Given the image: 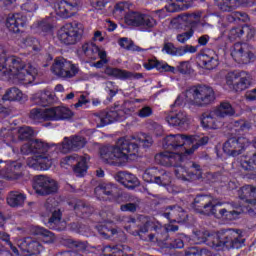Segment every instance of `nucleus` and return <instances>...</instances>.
<instances>
[{
    "mask_svg": "<svg viewBox=\"0 0 256 256\" xmlns=\"http://www.w3.org/2000/svg\"><path fill=\"white\" fill-rule=\"evenodd\" d=\"M207 136H187L185 134H170L164 138L163 147L169 151L160 152L155 155V162L163 167H174L177 179L181 181H197L203 179L201 166L196 163H189L187 168L183 167V161L187 155H191L199 147L207 145ZM174 151V152H171Z\"/></svg>",
    "mask_w": 256,
    "mask_h": 256,
    "instance_id": "f257e3e1",
    "label": "nucleus"
},
{
    "mask_svg": "<svg viewBox=\"0 0 256 256\" xmlns=\"http://www.w3.org/2000/svg\"><path fill=\"white\" fill-rule=\"evenodd\" d=\"M140 145L142 147H151L153 138L145 134L119 138L114 146L100 148V157L108 165L125 167L127 163L135 161L139 157Z\"/></svg>",
    "mask_w": 256,
    "mask_h": 256,
    "instance_id": "f03ea898",
    "label": "nucleus"
},
{
    "mask_svg": "<svg viewBox=\"0 0 256 256\" xmlns=\"http://www.w3.org/2000/svg\"><path fill=\"white\" fill-rule=\"evenodd\" d=\"M3 45H0V76L4 81H12L15 85H33L39 69L35 65L23 62L17 56H8Z\"/></svg>",
    "mask_w": 256,
    "mask_h": 256,
    "instance_id": "7ed1b4c3",
    "label": "nucleus"
},
{
    "mask_svg": "<svg viewBox=\"0 0 256 256\" xmlns=\"http://www.w3.org/2000/svg\"><path fill=\"white\" fill-rule=\"evenodd\" d=\"M241 230H220L216 233H209L207 230H198L193 234V241L197 245L206 243L208 247L221 251V249H241L245 245Z\"/></svg>",
    "mask_w": 256,
    "mask_h": 256,
    "instance_id": "20e7f679",
    "label": "nucleus"
},
{
    "mask_svg": "<svg viewBox=\"0 0 256 256\" xmlns=\"http://www.w3.org/2000/svg\"><path fill=\"white\" fill-rule=\"evenodd\" d=\"M53 147H55V144L49 145L45 141L36 139L23 144L21 153L22 155H33L32 158L27 159L28 167L47 171L53 165V157L51 156V149Z\"/></svg>",
    "mask_w": 256,
    "mask_h": 256,
    "instance_id": "39448f33",
    "label": "nucleus"
},
{
    "mask_svg": "<svg viewBox=\"0 0 256 256\" xmlns=\"http://www.w3.org/2000/svg\"><path fill=\"white\" fill-rule=\"evenodd\" d=\"M221 206H223V202H219L210 195H198L192 203V207L197 213L207 215L208 217L214 215L218 219H223L224 221H235L239 219L240 215L243 213L241 208H222L217 213V207Z\"/></svg>",
    "mask_w": 256,
    "mask_h": 256,
    "instance_id": "423d86ee",
    "label": "nucleus"
},
{
    "mask_svg": "<svg viewBox=\"0 0 256 256\" xmlns=\"http://www.w3.org/2000/svg\"><path fill=\"white\" fill-rule=\"evenodd\" d=\"M215 101V91L213 88L205 85H197L189 88L185 93L180 94L174 102L176 107L183 103H190L196 107H205Z\"/></svg>",
    "mask_w": 256,
    "mask_h": 256,
    "instance_id": "0eeeda50",
    "label": "nucleus"
},
{
    "mask_svg": "<svg viewBox=\"0 0 256 256\" xmlns=\"http://www.w3.org/2000/svg\"><path fill=\"white\" fill-rule=\"evenodd\" d=\"M149 231H156V241H167L169 237V232L179 231V226L170 224L168 227H163L161 224H155L151 220H146L145 223L140 227L137 235L142 239V241H147V233ZM149 241H155V235H148Z\"/></svg>",
    "mask_w": 256,
    "mask_h": 256,
    "instance_id": "6e6552de",
    "label": "nucleus"
},
{
    "mask_svg": "<svg viewBox=\"0 0 256 256\" xmlns=\"http://www.w3.org/2000/svg\"><path fill=\"white\" fill-rule=\"evenodd\" d=\"M84 29L81 22L66 23L58 30V39L64 45H75V43L81 40Z\"/></svg>",
    "mask_w": 256,
    "mask_h": 256,
    "instance_id": "1a4fd4ad",
    "label": "nucleus"
},
{
    "mask_svg": "<svg viewBox=\"0 0 256 256\" xmlns=\"http://www.w3.org/2000/svg\"><path fill=\"white\" fill-rule=\"evenodd\" d=\"M125 23L131 27H139L141 31H151L157 27V20L149 14L130 11L125 15Z\"/></svg>",
    "mask_w": 256,
    "mask_h": 256,
    "instance_id": "9d476101",
    "label": "nucleus"
},
{
    "mask_svg": "<svg viewBox=\"0 0 256 256\" xmlns=\"http://www.w3.org/2000/svg\"><path fill=\"white\" fill-rule=\"evenodd\" d=\"M51 71L60 79H73V77L79 75L80 69L79 65L63 57H57L52 64Z\"/></svg>",
    "mask_w": 256,
    "mask_h": 256,
    "instance_id": "9b49d317",
    "label": "nucleus"
},
{
    "mask_svg": "<svg viewBox=\"0 0 256 256\" xmlns=\"http://www.w3.org/2000/svg\"><path fill=\"white\" fill-rule=\"evenodd\" d=\"M127 112L123 109V106H115L109 111H101L93 115V119L97 127H105L111 125L115 121H125Z\"/></svg>",
    "mask_w": 256,
    "mask_h": 256,
    "instance_id": "f8f14e48",
    "label": "nucleus"
},
{
    "mask_svg": "<svg viewBox=\"0 0 256 256\" xmlns=\"http://www.w3.org/2000/svg\"><path fill=\"white\" fill-rule=\"evenodd\" d=\"M230 55L236 63L247 65L255 59V48L247 43L238 42L230 48Z\"/></svg>",
    "mask_w": 256,
    "mask_h": 256,
    "instance_id": "ddd939ff",
    "label": "nucleus"
},
{
    "mask_svg": "<svg viewBox=\"0 0 256 256\" xmlns=\"http://www.w3.org/2000/svg\"><path fill=\"white\" fill-rule=\"evenodd\" d=\"M33 189L37 195L45 197L57 193V182L46 175H37L34 177Z\"/></svg>",
    "mask_w": 256,
    "mask_h": 256,
    "instance_id": "4468645a",
    "label": "nucleus"
},
{
    "mask_svg": "<svg viewBox=\"0 0 256 256\" xmlns=\"http://www.w3.org/2000/svg\"><path fill=\"white\" fill-rule=\"evenodd\" d=\"M226 83L235 91H245L251 85V80L247 72L235 70L226 75Z\"/></svg>",
    "mask_w": 256,
    "mask_h": 256,
    "instance_id": "2eb2a0df",
    "label": "nucleus"
},
{
    "mask_svg": "<svg viewBox=\"0 0 256 256\" xmlns=\"http://www.w3.org/2000/svg\"><path fill=\"white\" fill-rule=\"evenodd\" d=\"M251 145V141L247 137H239V138H229L223 144V151L229 157H237V155H241L244 149H247Z\"/></svg>",
    "mask_w": 256,
    "mask_h": 256,
    "instance_id": "dca6fc26",
    "label": "nucleus"
},
{
    "mask_svg": "<svg viewBox=\"0 0 256 256\" xmlns=\"http://www.w3.org/2000/svg\"><path fill=\"white\" fill-rule=\"evenodd\" d=\"M81 6V0H61L54 5V10L61 19L73 17Z\"/></svg>",
    "mask_w": 256,
    "mask_h": 256,
    "instance_id": "f3484780",
    "label": "nucleus"
},
{
    "mask_svg": "<svg viewBox=\"0 0 256 256\" xmlns=\"http://www.w3.org/2000/svg\"><path fill=\"white\" fill-rule=\"evenodd\" d=\"M87 143V140L82 136L64 137L61 144L57 145L60 153H69V151H79L83 149Z\"/></svg>",
    "mask_w": 256,
    "mask_h": 256,
    "instance_id": "a211bd4d",
    "label": "nucleus"
},
{
    "mask_svg": "<svg viewBox=\"0 0 256 256\" xmlns=\"http://www.w3.org/2000/svg\"><path fill=\"white\" fill-rule=\"evenodd\" d=\"M87 161H89V156H79L77 154H73L71 156H67L62 163H65L66 165H76L74 166V173L78 177H83L85 173H87Z\"/></svg>",
    "mask_w": 256,
    "mask_h": 256,
    "instance_id": "6ab92c4d",
    "label": "nucleus"
},
{
    "mask_svg": "<svg viewBox=\"0 0 256 256\" xmlns=\"http://www.w3.org/2000/svg\"><path fill=\"white\" fill-rule=\"evenodd\" d=\"M165 121L170 125L171 127H179V129H187L189 127V115H187V112L180 110L171 112L165 117Z\"/></svg>",
    "mask_w": 256,
    "mask_h": 256,
    "instance_id": "aec40b11",
    "label": "nucleus"
},
{
    "mask_svg": "<svg viewBox=\"0 0 256 256\" xmlns=\"http://www.w3.org/2000/svg\"><path fill=\"white\" fill-rule=\"evenodd\" d=\"M199 65L211 71L219 67V55L214 50H206L198 56Z\"/></svg>",
    "mask_w": 256,
    "mask_h": 256,
    "instance_id": "412c9836",
    "label": "nucleus"
},
{
    "mask_svg": "<svg viewBox=\"0 0 256 256\" xmlns=\"http://www.w3.org/2000/svg\"><path fill=\"white\" fill-rule=\"evenodd\" d=\"M25 25H27V17L21 13L9 14L6 19V27L12 33H20Z\"/></svg>",
    "mask_w": 256,
    "mask_h": 256,
    "instance_id": "4be33fe9",
    "label": "nucleus"
},
{
    "mask_svg": "<svg viewBox=\"0 0 256 256\" xmlns=\"http://www.w3.org/2000/svg\"><path fill=\"white\" fill-rule=\"evenodd\" d=\"M48 121H66L73 117V111L65 106H57L48 108Z\"/></svg>",
    "mask_w": 256,
    "mask_h": 256,
    "instance_id": "5701e85b",
    "label": "nucleus"
},
{
    "mask_svg": "<svg viewBox=\"0 0 256 256\" xmlns=\"http://www.w3.org/2000/svg\"><path fill=\"white\" fill-rule=\"evenodd\" d=\"M201 125L204 129H221L223 127L224 122L217 118V114L212 110L210 112H205L201 116Z\"/></svg>",
    "mask_w": 256,
    "mask_h": 256,
    "instance_id": "b1692460",
    "label": "nucleus"
},
{
    "mask_svg": "<svg viewBox=\"0 0 256 256\" xmlns=\"http://www.w3.org/2000/svg\"><path fill=\"white\" fill-rule=\"evenodd\" d=\"M163 217L169 221H175L176 223H183L187 221V212L180 206H170L165 209Z\"/></svg>",
    "mask_w": 256,
    "mask_h": 256,
    "instance_id": "393cba45",
    "label": "nucleus"
},
{
    "mask_svg": "<svg viewBox=\"0 0 256 256\" xmlns=\"http://www.w3.org/2000/svg\"><path fill=\"white\" fill-rule=\"evenodd\" d=\"M105 74L109 75V77H115L116 79H141L143 74L141 73H132L127 70H122L119 68H111L107 67L105 70Z\"/></svg>",
    "mask_w": 256,
    "mask_h": 256,
    "instance_id": "a878e982",
    "label": "nucleus"
},
{
    "mask_svg": "<svg viewBox=\"0 0 256 256\" xmlns=\"http://www.w3.org/2000/svg\"><path fill=\"white\" fill-rule=\"evenodd\" d=\"M94 193L100 201H107V197L117 193V186L111 183H101L95 188Z\"/></svg>",
    "mask_w": 256,
    "mask_h": 256,
    "instance_id": "bb28decb",
    "label": "nucleus"
},
{
    "mask_svg": "<svg viewBox=\"0 0 256 256\" xmlns=\"http://www.w3.org/2000/svg\"><path fill=\"white\" fill-rule=\"evenodd\" d=\"M0 177L3 179H19L21 177V163L12 162L7 164L5 169L0 170Z\"/></svg>",
    "mask_w": 256,
    "mask_h": 256,
    "instance_id": "cd10ccee",
    "label": "nucleus"
},
{
    "mask_svg": "<svg viewBox=\"0 0 256 256\" xmlns=\"http://www.w3.org/2000/svg\"><path fill=\"white\" fill-rule=\"evenodd\" d=\"M115 179L118 181V183L124 185V187H128V189H133L135 185H139V179L129 172H118L115 175Z\"/></svg>",
    "mask_w": 256,
    "mask_h": 256,
    "instance_id": "c85d7f7f",
    "label": "nucleus"
},
{
    "mask_svg": "<svg viewBox=\"0 0 256 256\" xmlns=\"http://www.w3.org/2000/svg\"><path fill=\"white\" fill-rule=\"evenodd\" d=\"M33 100L36 105H40L41 107H47L49 103H53V101H55V94H53L51 90L46 89L44 91L37 92L33 96Z\"/></svg>",
    "mask_w": 256,
    "mask_h": 256,
    "instance_id": "c756f323",
    "label": "nucleus"
},
{
    "mask_svg": "<svg viewBox=\"0 0 256 256\" xmlns=\"http://www.w3.org/2000/svg\"><path fill=\"white\" fill-rule=\"evenodd\" d=\"M79 55L95 61L97 59V53H99V46H96L93 42L84 43L78 50Z\"/></svg>",
    "mask_w": 256,
    "mask_h": 256,
    "instance_id": "7c9ffc66",
    "label": "nucleus"
},
{
    "mask_svg": "<svg viewBox=\"0 0 256 256\" xmlns=\"http://www.w3.org/2000/svg\"><path fill=\"white\" fill-rule=\"evenodd\" d=\"M143 67H145L147 71H151V69H157L158 71L175 73V67L169 66V64L165 62H159L156 59H149L148 61L144 62Z\"/></svg>",
    "mask_w": 256,
    "mask_h": 256,
    "instance_id": "2f4dec72",
    "label": "nucleus"
},
{
    "mask_svg": "<svg viewBox=\"0 0 256 256\" xmlns=\"http://www.w3.org/2000/svg\"><path fill=\"white\" fill-rule=\"evenodd\" d=\"M214 114L216 115L217 119L223 121L225 117H233V115H235V109L229 102H222L214 109Z\"/></svg>",
    "mask_w": 256,
    "mask_h": 256,
    "instance_id": "473e14b6",
    "label": "nucleus"
},
{
    "mask_svg": "<svg viewBox=\"0 0 256 256\" xmlns=\"http://www.w3.org/2000/svg\"><path fill=\"white\" fill-rule=\"evenodd\" d=\"M191 7V0H170V3L165 6L168 13H177Z\"/></svg>",
    "mask_w": 256,
    "mask_h": 256,
    "instance_id": "72a5a7b5",
    "label": "nucleus"
},
{
    "mask_svg": "<svg viewBox=\"0 0 256 256\" xmlns=\"http://www.w3.org/2000/svg\"><path fill=\"white\" fill-rule=\"evenodd\" d=\"M27 196L23 192L12 191L7 197V204L10 207H23Z\"/></svg>",
    "mask_w": 256,
    "mask_h": 256,
    "instance_id": "f704fd0d",
    "label": "nucleus"
},
{
    "mask_svg": "<svg viewBox=\"0 0 256 256\" xmlns=\"http://www.w3.org/2000/svg\"><path fill=\"white\" fill-rule=\"evenodd\" d=\"M25 99L27 96L17 87L7 89L2 97V101H25Z\"/></svg>",
    "mask_w": 256,
    "mask_h": 256,
    "instance_id": "c9c22d12",
    "label": "nucleus"
},
{
    "mask_svg": "<svg viewBox=\"0 0 256 256\" xmlns=\"http://www.w3.org/2000/svg\"><path fill=\"white\" fill-rule=\"evenodd\" d=\"M33 233L34 235H41L44 243H53V241H55V235L41 226L34 227Z\"/></svg>",
    "mask_w": 256,
    "mask_h": 256,
    "instance_id": "e433bc0d",
    "label": "nucleus"
},
{
    "mask_svg": "<svg viewBox=\"0 0 256 256\" xmlns=\"http://www.w3.org/2000/svg\"><path fill=\"white\" fill-rule=\"evenodd\" d=\"M48 111L49 108H34L30 111V119H33V121H49Z\"/></svg>",
    "mask_w": 256,
    "mask_h": 256,
    "instance_id": "4c0bfd02",
    "label": "nucleus"
},
{
    "mask_svg": "<svg viewBox=\"0 0 256 256\" xmlns=\"http://www.w3.org/2000/svg\"><path fill=\"white\" fill-rule=\"evenodd\" d=\"M159 175H161V170L153 167L146 169L142 178L146 183H157Z\"/></svg>",
    "mask_w": 256,
    "mask_h": 256,
    "instance_id": "58836bf2",
    "label": "nucleus"
},
{
    "mask_svg": "<svg viewBox=\"0 0 256 256\" xmlns=\"http://www.w3.org/2000/svg\"><path fill=\"white\" fill-rule=\"evenodd\" d=\"M51 217L48 219L47 227L49 229H57V225L61 223V211L60 210H49Z\"/></svg>",
    "mask_w": 256,
    "mask_h": 256,
    "instance_id": "ea45409f",
    "label": "nucleus"
},
{
    "mask_svg": "<svg viewBox=\"0 0 256 256\" xmlns=\"http://www.w3.org/2000/svg\"><path fill=\"white\" fill-rule=\"evenodd\" d=\"M241 167L245 171H252V169H256V153H254L251 157L243 156L241 158Z\"/></svg>",
    "mask_w": 256,
    "mask_h": 256,
    "instance_id": "a19ab883",
    "label": "nucleus"
},
{
    "mask_svg": "<svg viewBox=\"0 0 256 256\" xmlns=\"http://www.w3.org/2000/svg\"><path fill=\"white\" fill-rule=\"evenodd\" d=\"M182 16L184 17L185 25H190L191 29L196 27L201 19V13L182 14Z\"/></svg>",
    "mask_w": 256,
    "mask_h": 256,
    "instance_id": "79ce46f5",
    "label": "nucleus"
},
{
    "mask_svg": "<svg viewBox=\"0 0 256 256\" xmlns=\"http://www.w3.org/2000/svg\"><path fill=\"white\" fill-rule=\"evenodd\" d=\"M162 53L171 55L172 57H180V47H175L172 42H165L162 47Z\"/></svg>",
    "mask_w": 256,
    "mask_h": 256,
    "instance_id": "37998d69",
    "label": "nucleus"
},
{
    "mask_svg": "<svg viewBox=\"0 0 256 256\" xmlns=\"http://www.w3.org/2000/svg\"><path fill=\"white\" fill-rule=\"evenodd\" d=\"M33 128L29 126H22L18 129V138L21 141H25L27 139H31V136L34 135Z\"/></svg>",
    "mask_w": 256,
    "mask_h": 256,
    "instance_id": "c03bdc74",
    "label": "nucleus"
},
{
    "mask_svg": "<svg viewBox=\"0 0 256 256\" xmlns=\"http://www.w3.org/2000/svg\"><path fill=\"white\" fill-rule=\"evenodd\" d=\"M45 251V247H43V244L39 241L31 240L28 253L30 255H39L40 253H43Z\"/></svg>",
    "mask_w": 256,
    "mask_h": 256,
    "instance_id": "a18cd8bd",
    "label": "nucleus"
},
{
    "mask_svg": "<svg viewBox=\"0 0 256 256\" xmlns=\"http://www.w3.org/2000/svg\"><path fill=\"white\" fill-rule=\"evenodd\" d=\"M228 21H230V23H233V21H241L242 23H245L249 21V15H247V13L239 12V11L232 12L228 16Z\"/></svg>",
    "mask_w": 256,
    "mask_h": 256,
    "instance_id": "49530a36",
    "label": "nucleus"
},
{
    "mask_svg": "<svg viewBox=\"0 0 256 256\" xmlns=\"http://www.w3.org/2000/svg\"><path fill=\"white\" fill-rule=\"evenodd\" d=\"M141 204V199L135 198L133 202L123 204L120 206L121 211H129L130 213H135L137 211V207Z\"/></svg>",
    "mask_w": 256,
    "mask_h": 256,
    "instance_id": "de8ad7c7",
    "label": "nucleus"
},
{
    "mask_svg": "<svg viewBox=\"0 0 256 256\" xmlns=\"http://www.w3.org/2000/svg\"><path fill=\"white\" fill-rule=\"evenodd\" d=\"M185 26L186 24H185V18L183 17V14L178 15L177 17L173 18L170 21L171 29L179 30V29H183V27Z\"/></svg>",
    "mask_w": 256,
    "mask_h": 256,
    "instance_id": "09e8293b",
    "label": "nucleus"
},
{
    "mask_svg": "<svg viewBox=\"0 0 256 256\" xmlns=\"http://www.w3.org/2000/svg\"><path fill=\"white\" fill-rule=\"evenodd\" d=\"M216 5L220 11L231 12L235 6L231 5V0H215Z\"/></svg>",
    "mask_w": 256,
    "mask_h": 256,
    "instance_id": "8fccbe9b",
    "label": "nucleus"
},
{
    "mask_svg": "<svg viewBox=\"0 0 256 256\" xmlns=\"http://www.w3.org/2000/svg\"><path fill=\"white\" fill-rule=\"evenodd\" d=\"M105 91L108 93L109 97L113 99V97L119 93V86L113 81H108L105 83Z\"/></svg>",
    "mask_w": 256,
    "mask_h": 256,
    "instance_id": "3c124183",
    "label": "nucleus"
},
{
    "mask_svg": "<svg viewBox=\"0 0 256 256\" xmlns=\"http://www.w3.org/2000/svg\"><path fill=\"white\" fill-rule=\"evenodd\" d=\"M193 35H195V31L190 28L188 31L176 35V40L178 43L185 44L189 41V39H191V37H193Z\"/></svg>",
    "mask_w": 256,
    "mask_h": 256,
    "instance_id": "603ef678",
    "label": "nucleus"
},
{
    "mask_svg": "<svg viewBox=\"0 0 256 256\" xmlns=\"http://www.w3.org/2000/svg\"><path fill=\"white\" fill-rule=\"evenodd\" d=\"M0 239L10 247L14 255H19V250L13 245V243H11V236H9V234L6 232H0Z\"/></svg>",
    "mask_w": 256,
    "mask_h": 256,
    "instance_id": "864d4df0",
    "label": "nucleus"
},
{
    "mask_svg": "<svg viewBox=\"0 0 256 256\" xmlns=\"http://www.w3.org/2000/svg\"><path fill=\"white\" fill-rule=\"evenodd\" d=\"M129 9V5L125 2H119L114 7V15H118L119 17H123L126 15Z\"/></svg>",
    "mask_w": 256,
    "mask_h": 256,
    "instance_id": "5fc2aeb1",
    "label": "nucleus"
},
{
    "mask_svg": "<svg viewBox=\"0 0 256 256\" xmlns=\"http://www.w3.org/2000/svg\"><path fill=\"white\" fill-rule=\"evenodd\" d=\"M243 37V26L232 28L228 33L229 41H236V39H241Z\"/></svg>",
    "mask_w": 256,
    "mask_h": 256,
    "instance_id": "6e6d98bb",
    "label": "nucleus"
},
{
    "mask_svg": "<svg viewBox=\"0 0 256 256\" xmlns=\"http://www.w3.org/2000/svg\"><path fill=\"white\" fill-rule=\"evenodd\" d=\"M169 183H171V176L169 175V173L165 171H160V174H158L156 184L165 187L169 185Z\"/></svg>",
    "mask_w": 256,
    "mask_h": 256,
    "instance_id": "4d7b16f0",
    "label": "nucleus"
},
{
    "mask_svg": "<svg viewBox=\"0 0 256 256\" xmlns=\"http://www.w3.org/2000/svg\"><path fill=\"white\" fill-rule=\"evenodd\" d=\"M38 29L47 33L53 29V19L51 17L45 18L38 23Z\"/></svg>",
    "mask_w": 256,
    "mask_h": 256,
    "instance_id": "13d9d810",
    "label": "nucleus"
},
{
    "mask_svg": "<svg viewBox=\"0 0 256 256\" xmlns=\"http://www.w3.org/2000/svg\"><path fill=\"white\" fill-rule=\"evenodd\" d=\"M21 9L24 13H35L38 7L35 0H26V3L22 4Z\"/></svg>",
    "mask_w": 256,
    "mask_h": 256,
    "instance_id": "bf43d9fd",
    "label": "nucleus"
},
{
    "mask_svg": "<svg viewBox=\"0 0 256 256\" xmlns=\"http://www.w3.org/2000/svg\"><path fill=\"white\" fill-rule=\"evenodd\" d=\"M25 47H32L34 51H39V40L35 37H27L23 40Z\"/></svg>",
    "mask_w": 256,
    "mask_h": 256,
    "instance_id": "052dcab7",
    "label": "nucleus"
},
{
    "mask_svg": "<svg viewBox=\"0 0 256 256\" xmlns=\"http://www.w3.org/2000/svg\"><path fill=\"white\" fill-rule=\"evenodd\" d=\"M122 49H126L127 51H135V44L133 41L129 40V38H121L118 42Z\"/></svg>",
    "mask_w": 256,
    "mask_h": 256,
    "instance_id": "680f3d73",
    "label": "nucleus"
},
{
    "mask_svg": "<svg viewBox=\"0 0 256 256\" xmlns=\"http://www.w3.org/2000/svg\"><path fill=\"white\" fill-rule=\"evenodd\" d=\"M117 249L118 248H111V246H105L103 249V252L104 253L110 252L111 254L104 255V256H117V255H115V253H117ZM118 253H119L118 256H133V254H127V253L123 252L121 249H118Z\"/></svg>",
    "mask_w": 256,
    "mask_h": 256,
    "instance_id": "e2e57ef3",
    "label": "nucleus"
},
{
    "mask_svg": "<svg viewBox=\"0 0 256 256\" xmlns=\"http://www.w3.org/2000/svg\"><path fill=\"white\" fill-rule=\"evenodd\" d=\"M31 238H23L17 241V245L21 251H24V253L29 252V245H31Z\"/></svg>",
    "mask_w": 256,
    "mask_h": 256,
    "instance_id": "0e129e2a",
    "label": "nucleus"
},
{
    "mask_svg": "<svg viewBox=\"0 0 256 256\" xmlns=\"http://www.w3.org/2000/svg\"><path fill=\"white\" fill-rule=\"evenodd\" d=\"M234 127H236V131H249L251 124L247 121L239 120L234 122Z\"/></svg>",
    "mask_w": 256,
    "mask_h": 256,
    "instance_id": "69168bd1",
    "label": "nucleus"
},
{
    "mask_svg": "<svg viewBox=\"0 0 256 256\" xmlns=\"http://www.w3.org/2000/svg\"><path fill=\"white\" fill-rule=\"evenodd\" d=\"M137 115L138 117H140V119L151 117V115H153V108L149 106H144L137 112Z\"/></svg>",
    "mask_w": 256,
    "mask_h": 256,
    "instance_id": "338daca9",
    "label": "nucleus"
},
{
    "mask_svg": "<svg viewBox=\"0 0 256 256\" xmlns=\"http://www.w3.org/2000/svg\"><path fill=\"white\" fill-rule=\"evenodd\" d=\"M187 53H197V47L193 45L180 46V57L187 55Z\"/></svg>",
    "mask_w": 256,
    "mask_h": 256,
    "instance_id": "774afa93",
    "label": "nucleus"
}]
</instances>
